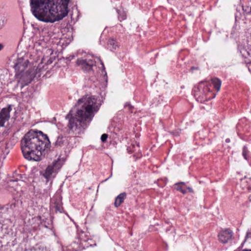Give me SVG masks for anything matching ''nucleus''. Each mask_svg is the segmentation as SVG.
<instances>
[{"mask_svg":"<svg viewBox=\"0 0 251 251\" xmlns=\"http://www.w3.org/2000/svg\"><path fill=\"white\" fill-rule=\"evenodd\" d=\"M226 141L227 142H229V139H226Z\"/></svg>","mask_w":251,"mask_h":251,"instance_id":"7c9ffc66","label":"nucleus"},{"mask_svg":"<svg viewBox=\"0 0 251 251\" xmlns=\"http://www.w3.org/2000/svg\"><path fill=\"white\" fill-rule=\"evenodd\" d=\"M176 190L181 192L183 194L186 193V191L182 188L181 186L180 185V183L176 184Z\"/></svg>","mask_w":251,"mask_h":251,"instance_id":"f3484780","label":"nucleus"},{"mask_svg":"<svg viewBox=\"0 0 251 251\" xmlns=\"http://www.w3.org/2000/svg\"><path fill=\"white\" fill-rule=\"evenodd\" d=\"M243 251H251V250H244Z\"/></svg>","mask_w":251,"mask_h":251,"instance_id":"cd10ccee","label":"nucleus"},{"mask_svg":"<svg viewBox=\"0 0 251 251\" xmlns=\"http://www.w3.org/2000/svg\"><path fill=\"white\" fill-rule=\"evenodd\" d=\"M45 51L47 55H50L53 53V51L51 49H45Z\"/></svg>","mask_w":251,"mask_h":251,"instance_id":"412c9836","label":"nucleus"},{"mask_svg":"<svg viewBox=\"0 0 251 251\" xmlns=\"http://www.w3.org/2000/svg\"><path fill=\"white\" fill-rule=\"evenodd\" d=\"M63 165V162L60 159L54 161L47 167L44 176L49 180L55 177Z\"/></svg>","mask_w":251,"mask_h":251,"instance_id":"423d86ee","label":"nucleus"},{"mask_svg":"<svg viewBox=\"0 0 251 251\" xmlns=\"http://www.w3.org/2000/svg\"><path fill=\"white\" fill-rule=\"evenodd\" d=\"M247 153H248L247 148L246 146H244L243 148V155L246 159H247Z\"/></svg>","mask_w":251,"mask_h":251,"instance_id":"6ab92c4d","label":"nucleus"},{"mask_svg":"<svg viewBox=\"0 0 251 251\" xmlns=\"http://www.w3.org/2000/svg\"><path fill=\"white\" fill-rule=\"evenodd\" d=\"M248 236H249V233H247V235H246V237H248Z\"/></svg>","mask_w":251,"mask_h":251,"instance_id":"c756f323","label":"nucleus"},{"mask_svg":"<svg viewBox=\"0 0 251 251\" xmlns=\"http://www.w3.org/2000/svg\"><path fill=\"white\" fill-rule=\"evenodd\" d=\"M108 137V135L106 134H103L101 136V140L102 142H105Z\"/></svg>","mask_w":251,"mask_h":251,"instance_id":"aec40b11","label":"nucleus"},{"mask_svg":"<svg viewBox=\"0 0 251 251\" xmlns=\"http://www.w3.org/2000/svg\"><path fill=\"white\" fill-rule=\"evenodd\" d=\"M95 65V62L90 59L79 60V66L84 71H90Z\"/></svg>","mask_w":251,"mask_h":251,"instance_id":"9d476101","label":"nucleus"},{"mask_svg":"<svg viewBox=\"0 0 251 251\" xmlns=\"http://www.w3.org/2000/svg\"><path fill=\"white\" fill-rule=\"evenodd\" d=\"M187 189L189 191V192H193V191L192 190V189L189 187H187Z\"/></svg>","mask_w":251,"mask_h":251,"instance_id":"b1692460","label":"nucleus"},{"mask_svg":"<svg viewBox=\"0 0 251 251\" xmlns=\"http://www.w3.org/2000/svg\"><path fill=\"white\" fill-rule=\"evenodd\" d=\"M7 212V208L0 206V218L3 217Z\"/></svg>","mask_w":251,"mask_h":251,"instance_id":"2eb2a0df","label":"nucleus"},{"mask_svg":"<svg viewBox=\"0 0 251 251\" xmlns=\"http://www.w3.org/2000/svg\"><path fill=\"white\" fill-rule=\"evenodd\" d=\"M28 60L27 56L19 54L14 62V68L16 71L15 77L18 82H22V85L26 84L30 81L34 76V73L31 72H25L27 67Z\"/></svg>","mask_w":251,"mask_h":251,"instance_id":"20e7f679","label":"nucleus"},{"mask_svg":"<svg viewBox=\"0 0 251 251\" xmlns=\"http://www.w3.org/2000/svg\"><path fill=\"white\" fill-rule=\"evenodd\" d=\"M4 25V21L3 19L0 18V29H1Z\"/></svg>","mask_w":251,"mask_h":251,"instance_id":"5701e85b","label":"nucleus"},{"mask_svg":"<svg viewBox=\"0 0 251 251\" xmlns=\"http://www.w3.org/2000/svg\"><path fill=\"white\" fill-rule=\"evenodd\" d=\"M108 45L111 50H116L118 47L116 41L113 39H111L108 41Z\"/></svg>","mask_w":251,"mask_h":251,"instance_id":"4468645a","label":"nucleus"},{"mask_svg":"<svg viewBox=\"0 0 251 251\" xmlns=\"http://www.w3.org/2000/svg\"><path fill=\"white\" fill-rule=\"evenodd\" d=\"M101 65H102V67H103V70H104V69H105V68H104V65H103V62H101Z\"/></svg>","mask_w":251,"mask_h":251,"instance_id":"bb28decb","label":"nucleus"},{"mask_svg":"<svg viewBox=\"0 0 251 251\" xmlns=\"http://www.w3.org/2000/svg\"><path fill=\"white\" fill-rule=\"evenodd\" d=\"M232 236V232L229 229H226L219 233L218 238L220 242L223 244L226 243Z\"/></svg>","mask_w":251,"mask_h":251,"instance_id":"1a4fd4ad","label":"nucleus"},{"mask_svg":"<svg viewBox=\"0 0 251 251\" xmlns=\"http://www.w3.org/2000/svg\"><path fill=\"white\" fill-rule=\"evenodd\" d=\"M78 107L74 106L70 111L67 117L69 119L68 127L73 132L77 129V123L78 122Z\"/></svg>","mask_w":251,"mask_h":251,"instance_id":"0eeeda50","label":"nucleus"},{"mask_svg":"<svg viewBox=\"0 0 251 251\" xmlns=\"http://www.w3.org/2000/svg\"><path fill=\"white\" fill-rule=\"evenodd\" d=\"M178 183H180V185L185 184V183L183 182H179Z\"/></svg>","mask_w":251,"mask_h":251,"instance_id":"393cba45","label":"nucleus"},{"mask_svg":"<svg viewBox=\"0 0 251 251\" xmlns=\"http://www.w3.org/2000/svg\"><path fill=\"white\" fill-rule=\"evenodd\" d=\"M117 11L118 14H120V13H119V12H120V11H119V10H117Z\"/></svg>","mask_w":251,"mask_h":251,"instance_id":"c85d7f7f","label":"nucleus"},{"mask_svg":"<svg viewBox=\"0 0 251 251\" xmlns=\"http://www.w3.org/2000/svg\"><path fill=\"white\" fill-rule=\"evenodd\" d=\"M3 48V46L0 44V50H2Z\"/></svg>","mask_w":251,"mask_h":251,"instance_id":"a878e982","label":"nucleus"},{"mask_svg":"<svg viewBox=\"0 0 251 251\" xmlns=\"http://www.w3.org/2000/svg\"><path fill=\"white\" fill-rule=\"evenodd\" d=\"M31 11L39 21L53 23L68 14L70 0H30Z\"/></svg>","mask_w":251,"mask_h":251,"instance_id":"f257e3e1","label":"nucleus"},{"mask_svg":"<svg viewBox=\"0 0 251 251\" xmlns=\"http://www.w3.org/2000/svg\"><path fill=\"white\" fill-rule=\"evenodd\" d=\"M12 110L11 105L2 108L0 111V127L4 126L5 123L10 118V112Z\"/></svg>","mask_w":251,"mask_h":251,"instance_id":"6e6552de","label":"nucleus"},{"mask_svg":"<svg viewBox=\"0 0 251 251\" xmlns=\"http://www.w3.org/2000/svg\"><path fill=\"white\" fill-rule=\"evenodd\" d=\"M126 15L125 13H123L121 15H120L119 17V19L120 21H122V20H124L126 19Z\"/></svg>","mask_w":251,"mask_h":251,"instance_id":"4be33fe9","label":"nucleus"},{"mask_svg":"<svg viewBox=\"0 0 251 251\" xmlns=\"http://www.w3.org/2000/svg\"><path fill=\"white\" fill-rule=\"evenodd\" d=\"M21 149L25 158L29 160L39 161L43 153L50 147V142L47 135L42 131L30 130L21 140Z\"/></svg>","mask_w":251,"mask_h":251,"instance_id":"f03ea898","label":"nucleus"},{"mask_svg":"<svg viewBox=\"0 0 251 251\" xmlns=\"http://www.w3.org/2000/svg\"><path fill=\"white\" fill-rule=\"evenodd\" d=\"M80 102L82 105L79 109V131L80 127L84 129L88 127L100 106L98 99L91 95H86L79 99Z\"/></svg>","mask_w":251,"mask_h":251,"instance_id":"7ed1b4c3","label":"nucleus"},{"mask_svg":"<svg viewBox=\"0 0 251 251\" xmlns=\"http://www.w3.org/2000/svg\"><path fill=\"white\" fill-rule=\"evenodd\" d=\"M198 91H196L194 96L198 101L202 102L210 100L214 97L210 90L207 82H201L199 84Z\"/></svg>","mask_w":251,"mask_h":251,"instance_id":"39448f33","label":"nucleus"},{"mask_svg":"<svg viewBox=\"0 0 251 251\" xmlns=\"http://www.w3.org/2000/svg\"><path fill=\"white\" fill-rule=\"evenodd\" d=\"M126 197V194L125 193H121L115 199L114 205L118 207L123 202Z\"/></svg>","mask_w":251,"mask_h":251,"instance_id":"f8f14e48","label":"nucleus"},{"mask_svg":"<svg viewBox=\"0 0 251 251\" xmlns=\"http://www.w3.org/2000/svg\"><path fill=\"white\" fill-rule=\"evenodd\" d=\"M63 137L62 136H58L55 142V145L57 146H60L63 144Z\"/></svg>","mask_w":251,"mask_h":251,"instance_id":"dca6fc26","label":"nucleus"},{"mask_svg":"<svg viewBox=\"0 0 251 251\" xmlns=\"http://www.w3.org/2000/svg\"><path fill=\"white\" fill-rule=\"evenodd\" d=\"M211 81L217 92H219L221 86V81L217 78H214L211 79Z\"/></svg>","mask_w":251,"mask_h":251,"instance_id":"ddd939ff","label":"nucleus"},{"mask_svg":"<svg viewBox=\"0 0 251 251\" xmlns=\"http://www.w3.org/2000/svg\"><path fill=\"white\" fill-rule=\"evenodd\" d=\"M43 44H44V42L39 40L35 43L34 45V48L37 49L38 47H39L40 46H43Z\"/></svg>","mask_w":251,"mask_h":251,"instance_id":"a211bd4d","label":"nucleus"},{"mask_svg":"<svg viewBox=\"0 0 251 251\" xmlns=\"http://www.w3.org/2000/svg\"><path fill=\"white\" fill-rule=\"evenodd\" d=\"M22 176L20 175H17V176L16 178L12 179L10 181V183H11L9 184V185H12V186H16L15 190L17 191L20 190L18 188V185H24L25 183L21 179Z\"/></svg>","mask_w":251,"mask_h":251,"instance_id":"9b49d317","label":"nucleus"}]
</instances>
